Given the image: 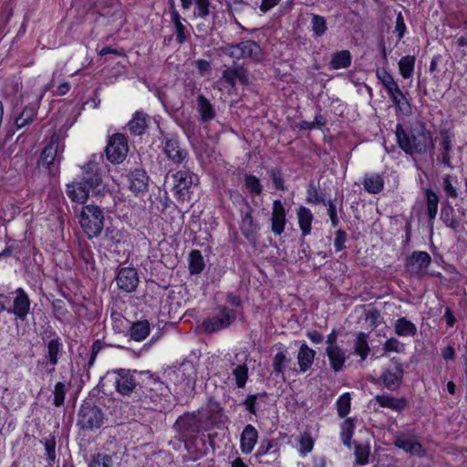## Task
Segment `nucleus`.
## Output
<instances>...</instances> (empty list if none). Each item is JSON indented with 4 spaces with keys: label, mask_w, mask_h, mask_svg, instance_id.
I'll list each match as a JSON object with an SVG mask.
<instances>
[{
    "label": "nucleus",
    "mask_w": 467,
    "mask_h": 467,
    "mask_svg": "<svg viewBox=\"0 0 467 467\" xmlns=\"http://www.w3.org/2000/svg\"><path fill=\"white\" fill-rule=\"evenodd\" d=\"M394 133L398 146L407 155H424L434 148L432 133L422 122L411 124L407 129L398 123Z\"/></svg>",
    "instance_id": "nucleus-1"
},
{
    "label": "nucleus",
    "mask_w": 467,
    "mask_h": 467,
    "mask_svg": "<svg viewBox=\"0 0 467 467\" xmlns=\"http://www.w3.org/2000/svg\"><path fill=\"white\" fill-rule=\"evenodd\" d=\"M75 213L78 214V223L88 238H93L100 234L104 226V212L94 204L85 205L80 209L75 208Z\"/></svg>",
    "instance_id": "nucleus-2"
},
{
    "label": "nucleus",
    "mask_w": 467,
    "mask_h": 467,
    "mask_svg": "<svg viewBox=\"0 0 467 467\" xmlns=\"http://www.w3.org/2000/svg\"><path fill=\"white\" fill-rule=\"evenodd\" d=\"M219 50L233 59L249 58L256 62L263 59V52L260 46L253 40L242 41L235 45L227 44L221 47Z\"/></svg>",
    "instance_id": "nucleus-3"
},
{
    "label": "nucleus",
    "mask_w": 467,
    "mask_h": 467,
    "mask_svg": "<svg viewBox=\"0 0 467 467\" xmlns=\"http://www.w3.org/2000/svg\"><path fill=\"white\" fill-rule=\"evenodd\" d=\"M104 420L105 416L100 408L85 403L78 410L77 425L83 431H94L102 426Z\"/></svg>",
    "instance_id": "nucleus-4"
},
{
    "label": "nucleus",
    "mask_w": 467,
    "mask_h": 467,
    "mask_svg": "<svg viewBox=\"0 0 467 467\" xmlns=\"http://www.w3.org/2000/svg\"><path fill=\"white\" fill-rule=\"evenodd\" d=\"M162 152L173 164L186 166L189 160L188 150L182 145L178 137L173 134H165L161 140Z\"/></svg>",
    "instance_id": "nucleus-5"
},
{
    "label": "nucleus",
    "mask_w": 467,
    "mask_h": 467,
    "mask_svg": "<svg viewBox=\"0 0 467 467\" xmlns=\"http://www.w3.org/2000/svg\"><path fill=\"white\" fill-rule=\"evenodd\" d=\"M205 431H211L214 427H220L223 424L227 417L224 415L223 408L216 400H210L206 406L198 410Z\"/></svg>",
    "instance_id": "nucleus-6"
},
{
    "label": "nucleus",
    "mask_w": 467,
    "mask_h": 467,
    "mask_svg": "<svg viewBox=\"0 0 467 467\" xmlns=\"http://www.w3.org/2000/svg\"><path fill=\"white\" fill-rule=\"evenodd\" d=\"M235 318V311L227 307H220L213 316L202 321V327L205 332L214 333L228 327Z\"/></svg>",
    "instance_id": "nucleus-7"
},
{
    "label": "nucleus",
    "mask_w": 467,
    "mask_h": 467,
    "mask_svg": "<svg viewBox=\"0 0 467 467\" xmlns=\"http://www.w3.org/2000/svg\"><path fill=\"white\" fill-rule=\"evenodd\" d=\"M111 373L114 375L115 389L121 395L130 394L137 384H140L135 378V375L140 376V372L137 370L118 368Z\"/></svg>",
    "instance_id": "nucleus-8"
},
{
    "label": "nucleus",
    "mask_w": 467,
    "mask_h": 467,
    "mask_svg": "<svg viewBox=\"0 0 467 467\" xmlns=\"http://www.w3.org/2000/svg\"><path fill=\"white\" fill-rule=\"evenodd\" d=\"M431 257L427 252L415 251L405 262V269L411 275L422 277L428 274Z\"/></svg>",
    "instance_id": "nucleus-9"
},
{
    "label": "nucleus",
    "mask_w": 467,
    "mask_h": 467,
    "mask_svg": "<svg viewBox=\"0 0 467 467\" xmlns=\"http://www.w3.org/2000/svg\"><path fill=\"white\" fill-rule=\"evenodd\" d=\"M175 424L186 438H196L199 433L206 431L198 412L186 413L181 416Z\"/></svg>",
    "instance_id": "nucleus-10"
},
{
    "label": "nucleus",
    "mask_w": 467,
    "mask_h": 467,
    "mask_svg": "<svg viewBox=\"0 0 467 467\" xmlns=\"http://www.w3.org/2000/svg\"><path fill=\"white\" fill-rule=\"evenodd\" d=\"M140 387L144 389L143 393L146 398H149L152 401H156L159 397L165 394L167 387L154 375L149 371H140Z\"/></svg>",
    "instance_id": "nucleus-11"
},
{
    "label": "nucleus",
    "mask_w": 467,
    "mask_h": 467,
    "mask_svg": "<svg viewBox=\"0 0 467 467\" xmlns=\"http://www.w3.org/2000/svg\"><path fill=\"white\" fill-rule=\"evenodd\" d=\"M127 139L123 134L113 135L106 148L108 160L112 163H120L128 154Z\"/></svg>",
    "instance_id": "nucleus-12"
},
{
    "label": "nucleus",
    "mask_w": 467,
    "mask_h": 467,
    "mask_svg": "<svg viewBox=\"0 0 467 467\" xmlns=\"http://www.w3.org/2000/svg\"><path fill=\"white\" fill-rule=\"evenodd\" d=\"M193 177L194 174L189 170H181L173 174V190L179 199L185 201L190 198L189 189L193 184Z\"/></svg>",
    "instance_id": "nucleus-13"
},
{
    "label": "nucleus",
    "mask_w": 467,
    "mask_h": 467,
    "mask_svg": "<svg viewBox=\"0 0 467 467\" xmlns=\"http://www.w3.org/2000/svg\"><path fill=\"white\" fill-rule=\"evenodd\" d=\"M14 294L16 296L11 307H7V312L13 314L16 319L24 321L30 310V300L23 288H17Z\"/></svg>",
    "instance_id": "nucleus-14"
},
{
    "label": "nucleus",
    "mask_w": 467,
    "mask_h": 467,
    "mask_svg": "<svg viewBox=\"0 0 467 467\" xmlns=\"http://www.w3.org/2000/svg\"><path fill=\"white\" fill-rule=\"evenodd\" d=\"M276 348L277 352L273 357L272 374L275 379L285 382V373L291 363V358H288V351L285 347L279 345Z\"/></svg>",
    "instance_id": "nucleus-15"
},
{
    "label": "nucleus",
    "mask_w": 467,
    "mask_h": 467,
    "mask_svg": "<svg viewBox=\"0 0 467 467\" xmlns=\"http://www.w3.org/2000/svg\"><path fill=\"white\" fill-rule=\"evenodd\" d=\"M222 78L231 87H234L237 83L241 85H247L249 83L247 70L244 66L236 63L227 67L223 71Z\"/></svg>",
    "instance_id": "nucleus-16"
},
{
    "label": "nucleus",
    "mask_w": 467,
    "mask_h": 467,
    "mask_svg": "<svg viewBox=\"0 0 467 467\" xmlns=\"http://www.w3.org/2000/svg\"><path fill=\"white\" fill-rule=\"evenodd\" d=\"M116 282L119 289L127 293L134 291L139 284L136 269L130 267L120 269L118 273Z\"/></svg>",
    "instance_id": "nucleus-17"
},
{
    "label": "nucleus",
    "mask_w": 467,
    "mask_h": 467,
    "mask_svg": "<svg viewBox=\"0 0 467 467\" xmlns=\"http://www.w3.org/2000/svg\"><path fill=\"white\" fill-rule=\"evenodd\" d=\"M286 223L285 210L279 200L273 202V211L271 214V230L275 235H280L284 233Z\"/></svg>",
    "instance_id": "nucleus-18"
},
{
    "label": "nucleus",
    "mask_w": 467,
    "mask_h": 467,
    "mask_svg": "<svg viewBox=\"0 0 467 467\" xmlns=\"http://www.w3.org/2000/svg\"><path fill=\"white\" fill-rule=\"evenodd\" d=\"M240 229L244 236L250 242H254L258 224L252 217V208L246 203L245 210L242 211V221Z\"/></svg>",
    "instance_id": "nucleus-19"
},
{
    "label": "nucleus",
    "mask_w": 467,
    "mask_h": 467,
    "mask_svg": "<svg viewBox=\"0 0 467 467\" xmlns=\"http://www.w3.org/2000/svg\"><path fill=\"white\" fill-rule=\"evenodd\" d=\"M404 374L403 367L397 363L393 369H385L380 379L383 385L389 390H396L400 388Z\"/></svg>",
    "instance_id": "nucleus-20"
},
{
    "label": "nucleus",
    "mask_w": 467,
    "mask_h": 467,
    "mask_svg": "<svg viewBox=\"0 0 467 467\" xmlns=\"http://www.w3.org/2000/svg\"><path fill=\"white\" fill-rule=\"evenodd\" d=\"M150 117L143 111H136L132 119L127 124V129L131 135H142L149 126Z\"/></svg>",
    "instance_id": "nucleus-21"
},
{
    "label": "nucleus",
    "mask_w": 467,
    "mask_h": 467,
    "mask_svg": "<svg viewBox=\"0 0 467 467\" xmlns=\"http://www.w3.org/2000/svg\"><path fill=\"white\" fill-rule=\"evenodd\" d=\"M258 440V432L256 429L247 424L241 433L240 448L244 454H249L254 450Z\"/></svg>",
    "instance_id": "nucleus-22"
},
{
    "label": "nucleus",
    "mask_w": 467,
    "mask_h": 467,
    "mask_svg": "<svg viewBox=\"0 0 467 467\" xmlns=\"http://www.w3.org/2000/svg\"><path fill=\"white\" fill-rule=\"evenodd\" d=\"M66 192L72 202L83 204L88 198L89 188L82 182H73L67 184Z\"/></svg>",
    "instance_id": "nucleus-23"
},
{
    "label": "nucleus",
    "mask_w": 467,
    "mask_h": 467,
    "mask_svg": "<svg viewBox=\"0 0 467 467\" xmlns=\"http://www.w3.org/2000/svg\"><path fill=\"white\" fill-rule=\"evenodd\" d=\"M326 353L331 369L335 372L342 370L347 359L345 350L339 346L327 347Z\"/></svg>",
    "instance_id": "nucleus-24"
},
{
    "label": "nucleus",
    "mask_w": 467,
    "mask_h": 467,
    "mask_svg": "<svg viewBox=\"0 0 467 467\" xmlns=\"http://www.w3.org/2000/svg\"><path fill=\"white\" fill-rule=\"evenodd\" d=\"M82 182L89 189L97 188L101 183L99 166L95 161H89L83 167Z\"/></svg>",
    "instance_id": "nucleus-25"
},
{
    "label": "nucleus",
    "mask_w": 467,
    "mask_h": 467,
    "mask_svg": "<svg viewBox=\"0 0 467 467\" xmlns=\"http://www.w3.org/2000/svg\"><path fill=\"white\" fill-rule=\"evenodd\" d=\"M452 140L448 133H441V140L440 141V160L444 166L453 168L451 164Z\"/></svg>",
    "instance_id": "nucleus-26"
},
{
    "label": "nucleus",
    "mask_w": 467,
    "mask_h": 467,
    "mask_svg": "<svg viewBox=\"0 0 467 467\" xmlns=\"http://www.w3.org/2000/svg\"><path fill=\"white\" fill-rule=\"evenodd\" d=\"M299 228L302 232L303 236H306L311 233L312 230V222L314 220V215L310 209L300 206L296 212Z\"/></svg>",
    "instance_id": "nucleus-27"
},
{
    "label": "nucleus",
    "mask_w": 467,
    "mask_h": 467,
    "mask_svg": "<svg viewBox=\"0 0 467 467\" xmlns=\"http://www.w3.org/2000/svg\"><path fill=\"white\" fill-rule=\"evenodd\" d=\"M196 102L202 121L208 122L215 117L213 105L202 94L198 95Z\"/></svg>",
    "instance_id": "nucleus-28"
},
{
    "label": "nucleus",
    "mask_w": 467,
    "mask_h": 467,
    "mask_svg": "<svg viewBox=\"0 0 467 467\" xmlns=\"http://www.w3.org/2000/svg\"><path fill=\"white\" fill-rule=\"evenodd\" d=\"M375 400L380 407L389 408L395 411H401L407 406V400L404 398L396 399L389 395H377Z\"/></svg>",
    "instance_id": "nucleus-29"
},
{
    "label": "nucleus",
    "mask_w": 467,
    "mask_h": 467,
    "mask_svg": "<svg viewBox=\"0 0 467 467\" xmlns=\"http://www.w3.org/2000/svg\"><path fill=\"white\" fill-rule=\"evenodd\" d=\"M315 356V350L310 348L306 344L301 345L297 355V361L301 372H306L311 368Z\"/></svg>",
    "instance_id": "nucleus-30"
},
{
    "label": "nucleus",
    "mask_w": 467,
    "mask_h": 467,
    "mask_svg": "<svg viewBox=\"0 0 467 467\" xmlns=\"http://www.w3.org/2000/svg\"><path fill=\"white\" fill-rule=\"evenodd\" d=\"M229 362L231 364V367L233 368L232 374L234 377L237 388H244L246 381L248 379V367L246 363L243 362L241 364H237L235 360L232 358H230Z\"/></svg>",
    "instance_id": "nucleus-31"
},
{
    "label": "nucleus",
    "mask_w": 467,
    "mask_h": 467,
    "mask_svg": "<svg viewBox=\"0 0 467 467\" xmlns=\"http://www.w3.org/2000/svg\"><path fill=\"white\" fill-rule=\"evenodd\" d=\"M62 350V343L59 338H53L47 343V360L38 361L39 365L56 366L58 362L59 355Z\"/></svg>",
    "instance_id": "nucleus-32"
},
{
    "label": "nucleus",
    "mask_w": 467,
    "mask_h": 467,
    "mask_svg": "<svg viewBox=\"0 0 467 467\" xmlns=\"http://www.w3.org/2000/svg\"><path fill=\"white\" fill-rule=\"evenodd\" d=\"M171 19L175 27L176 31V41L179 44H183L187 36L185 35V26L182 21H185L175 9L174 4L172 3L170 8Z\"/></svg>",
    "instance_id": "nucleus-33"
},
{
    "label": "nucleus",
    "mask_w": 467,
    "mask_h": 467,
    "mask_svg": "<svg viewBox=\"0 0 467 467\" xmlns=\"http://www.w3.org/2000/svg\"><path fill=\"white\" fill-rule=\"evenodd\" d=\"M36 110L37 104L26 106L21 113L15 119L16 129L20 130L30 124L36 116Z\"/></svg>",
    "instance_id": "nucleus-34"
},
{
    "label": "nucleus",
    "mask_w": 467,
    "mask_h": 467,
    "mask_svg": "<svg viewBox=\"0 0 467 467\" xmlns=\"http://www.w3.org/2000/svg\"><path fill=\"white\" fill-rule=\"evenodd\" d=\"M389 98L399 110L404 115L411 114V108L408 99L405 97L399 85L393 89V93H388Z\"/></svg>",
    "instance_id": "nucleus-35"
},
{
    "label": "nucleus",
    "mask_w": 467,
    "mask_h": 467,
    "mask_svg": "<svg viewBox=\"0 0 467 467\" xmlns=\"http://www.w3.org/2000/svg\"><path fill=\"white\" fill-rule=\"evenodd\" d=\"M363 186L369 193H379L383 190L384 180L378 173L366 174L363 180Z\"/></svg>",
    "instance_id": "nucleus-36"
},
{
    "label": "nucleus",
    "mask_w": 467,
    "mask_h": 467,
    "mask_svg": "<svg viewBox=\"0 0 467 467\" xmlns=\"http://www.w3.org/2000/svg\"><path fill=\"white\" fill-rule=\"evenodd\" d=\"M352 56L348 50H341L332 55L329 67L331 69L347 68L350 66Z\"/></svg>",
    "instance_id": "nucleus-37"
},
{
    "label": "nucleus",
    "mask_w": 467,
    "mask_h": 467,
    "mask_svg": "<svg viewBox=\"0 0 467 467\" xmlns=\"http://www.w3.org/2000/svg\"><path fill=\"white\" fill-rule=\"evenodd\" d=\"M130 188L134 192H141L147 190L148 176L145 171L136 170L130 175Z\"/></svg>",
    "instance_id": "nucleus-38"
},
{
    "label": "nucleus",
    "mask_w": 467,
    "mask_h": 467,
    "mask_svg": "<svg viewBox=\"0 0 467 467\" xmlns=\"http://www.w3.org/2000/svg\"><path fill=\"white\" fill-rule=\"evenodd\" d=\"M150 333V323L147 320H140L133 323L130 329V336L135 341L144 340Z\"/></svg>",
    "instance_id": "nucleus-39"
},
{
    "label": "nucleus",
    "mask_w": 467,
    "mask_h": 467,
    "mask_svg": "<svg viewBox=\"0 0 467 467\" xmlns=\"http://www.w3.org/2000/svg\"><path fill=\"white\" fill-rule=\"evenodd\" d=\"M394 329L400 337H412L417 333L416 326L405 317H400L395 321Z\"/></svg>",
    "instance_id": "nucleus-40"
},
{
    "label": "nucleus",
    "mask_w": 467,
    "mask_h": 467,
    "mask_svg": "<svg viewBox=\"0 0 467 467\" xmlns=\"http://www.w3.org/2000/svg\"><path fill=\"white\" fill-rule=\"evenodd\" d=\"M354 352L360 357L363 361L370 352L368 343V335L364 332H358L354 340Z\"/></svg>",
    "instance_id": "nucleus-41"
},
{
    "label": "nucleus",
    "mask_w": 467,
    "mask_h": 467,
    "mask_svg": "<svg viewBox=\"0 0 467 467\" xmlns=\"http://www.w3.org/2000/svg\"><path fill=\"white\" fill-rule=\"evenodd\" d=\"M57 158V142L51 141L42 151L39 164L49 168Z\"/></svg>",
    "instance_id": "nucleus-42"
},
{
    "label": "nucleus",
    "mask_w": 467,
    "mask_h": 467,
    "mask_svg": "<svg viewBox=\"0 0 467 467\" xmlns=\"http://www.w3.org/2000/svg\"><path fill=\"white\" fill-rule=\"evenodd\" d=\"M415 61L416 59L414 56H405L400 59L398 67L403 78H409L412 76Z\"/></svg>",
    "instance_id": "nucleus-43"
},
{
    "label": "nucleus",
    "mask_w": 467,
    "mask_h": 467,
    "mask_svg": "<svg viewBox=\"0 0 467 467\" xmlns=\"http://www.w3.org/2000/svg\"><path fill=\"white\" fill-rule=\"evenodd\" d=\"M204 268L203 257L199 250H192L189 255V270L192 275L200 274Z\"/></svg>",
    "instance_id": "nucleus-44"
},
{
    "label": "nucleus",
    "mask_w": 467,
    "mask_h": 467,
    "mask_svg": "<svg viewBox=\"0 0 467 467\" xmlns=\"http://www.w3.org/2000/svg\"><path fill=\"white\" fill-rule=\"evenodd\" d=\"M376 76L387 92L393 93V89L398 86V83L395 81L393 77L385 68L378 69L376 71Z\"/></svg>",
    "instance_id": "nucleus-45"
},
{
    "label": "nucleus",
    "mask_w": 467,
    "mask_h": 467,
    "mask_svg": "<svg viewBox=\"0 0 467 467\" xmlns=\"http://www.w3.org/2000/svg\"><path fill=\"white\" fill-rule=\"evenodd\" d=\"M425 194L427 198V213L429 218L433 220L438 213L439 197L431 189L426 190Z\"/></svg>",
    "instance_id": "nucleus-46"
},
{
    "label": "nucleus",
    "mask_w": 467,
    "mask_h": 467,
    "mask_svg": "<svg viewBox=\"0 0 467 467\" xmlns=\"http://www.w3.org/2000/svg\"><path fill=\"white\" fill-rule=\"evenodd\" d=\"M311 27L315 36H321L327 30V20L319 15L312 14Z\"/></svg>",
    "instance_id": "nucleus-47"
},
{
    "label": "nucleus",
    "mask_w": 467,
    "mask_h": 467,
    "mask_svg": "<svg viewBox=\"0 0 467 467\" xmlns=\"http://www.w3.org/2000/svg\"><path fill=\"white\" fill-rule=\"evenodd\" d=\"M354 424L351 419H346L341 423L340 437L345 446L350 448V440L353 435Z\"/></svg>",
    "instance_id": "nucleus-48"
},
{
    "label": "nucleus",
    "mask_w": 467,
    "mask_h": 467,
    "mask_svg": "<svg viewBox=\"0 0 467 467\" xmlns=\"http://www.w3.org/2000/svg\"><path fill=\"white\" fill-rule=\"evenodd\" d=\"M350 394L346 392L337 400V414L340 418H345L350 411Z\"/></svg>",
    "instance_id": "nucleus-49"
},
{
    "label": "nucleus",
    "mask_w": 467,
    "mask_h": 467,
    "mask_svg": "<svg viewBox=\"0 0 467 467\" xmlns=\"http://www.w3.org/2000/svg\"><path fill=\"white\" fill-rule=\"evenodd\" d=\"M306 201L310 204L323 203L326 205L327 203L323 194L318 192L317 189L313 183H310L307 187Z\"/></svg>",
    "instance_id": "nucleus-50"
},
{
    "label": "nucleus",
    "mask_w": 467,
    "mask_h": 467,
    "mask_svg": "<svg viewBox=\"0 0 467 467\" xmlns=\"http://www.w3.org/2000/svg\"><path fill=\"white\" fill-rule=\"evenodd\" d=\"M126 233L115 227H108L105 231V238L112 244H119L126 239Z\"/></svg>",
    "instance_id": "nucleus-51"
},
{
    "label": "nucleus",
    "mask_w": 467,
    "mask_h": 467,
    "mask_svg": "<svg viewBox=\"0 0 467 467\" xmlns=\"http://www.w3.org/2000/svg\"><path fill=\"white\" fill-rule=\"evenodd\" d=\"M195 12L194 15L202 19H206L211 14V1L210 0H194Z\"/></svg>",
    "instance_id": "nucleus-52"
},
{
    "label": "nucleus",
    "mask_w": 467,
    "mask_h": 467,
    "mask_svg": "<svg viewBox=\"0 0 467 467\" xmlns=\"http://www.w3.org/2000/svg\"><path fill=\"white\" fill-rule=\"evenodd\" d=\"M370 450L368 446L358 444L355 447L356 462L358 465H365L368 462Z\"/></svg>",
    "instance_id": "nucleus-53"
},
{
    "label": "nucleus",
    "mask_w": 467,
    "mask_h": 467,
    "mask_svg": "<svg viewBox=\"0 0 467 467\" xmlns=\"http://www.w3.org/2000/svg\"><path fill=\"white\" fill-rule=\"evenodd\" d=\"M56 439L55 436L49 435L44 441V446L46 451L47 459L50 462H54L57 457L56 454Z\"/></svg>",
    "instance_id": "nucleus-54"
},
{
    "label": "nucleus",
    "mask_w": 467,
    "mask_h": 467,
    "mask_svg": "<svg viewBox=\"0 0 467 467\" xmlns=\"http://www.w3.org/2000/svg\"><path fill=\"white\" fill-rule=\"evenodd\" d=\"M112 457L108 454L99 453L93 457L88 467H111Z\"/></svg>",
    "instance_id": "nucleus-55"
},
{
    "label": "nucleus",
    "mask_w": 467,
    "mask_h": 467,
    "mask_svg": "<svg viewBox=\"0 0 467 467\" xmlns=\"http://www.w3.org/2000/svg\"><path fill=\"white\" fill-rule=\"evenodd\" d=\"M66 385L62 382H57L55 385V389L53 390L54 400L53 403L56 407H60L63 405L66 396Z\"/></svg>",
    "instance_id": "nucleus-56"
},
{
    "label": "nucleus",
    "mask_w": 467,
    "mask_h": 467,
    "mask_svg": "<svg viewBox=\"0 0 467 467\" xmlns=\"http://www.w3.org/2000/svg\"><path fill=\"white\" fill-rule=\"evenodd\" d=\"M300 449L299 451L301 454L306 455L310 452L314 447V441L309 432H304L299 440Z\"/></svg>",
    "instance_id": "nucleus-57"
},
{
    "label": "nucleus",
    "mask_w": 467,
    "mask_h": 467,
    "mask_svg": "<svg viewBox=\"0 0 467 467\" xmlns=\"http://www.w3.org/2000/svg\"><path fill=\"white\" fill-rule=\"evenodd\" d=\"M244 184L251 193L258 195L262 192L263 187L258 178L254 175H247L244 179Z\"/></svg>",
    "instance_id": "nucleus-58"
},
{
    "label": "nucleus",
    "mask_w": 467,
    "mask_h": 467,
    "mask_svg": "<svg viewBox=\"0 0 467 467\" xmlns=\"http://www.w3.org/2000/svg\"><path fill=\"white\" fill-rule=\"evenodd\" d=\"M383 349L385 352L400 353L403 351V344H401L397 338L390 337L384 343Z\"/></svg>",
    "instance_id": "nucleus-59"
},
{
    "label": "nucleus",
    "mask_w": 467,
    "mask_h": 467,
    "mask_svg": "<svg viewBox=\"0 0 467 467\" xmlns=\"http://www.w3.org/2000/svg\"><path fill=\"white\" fill-rule=\"evenodd\" d=\"M443 189L447 197L456 199L458 197V191L451 183V176L445 175L442 178Z\"/></svg>",
    "instance_id": "nucleus-60"
},
{
    "label": "nucleus",
    "mask_w": 467,
    "mask_h": 467,
    "mask_svg": "<svg viewBox=\"0 0 467 467\" xmlns=\"http://www.w3.org/2000/svg\"><path fill=\"white\" fill-rule=\"evenodd\" d=\"M413 442H414V441L412 439L407 437L405 434H400L396 437V439L394 441V445L400 449L404 450L406 452H408Z\"/></svg>",
    "instance_id": "nucleus-61"
},
{
    "label": "nucleus",
    "mask_w": 467,
    "mask_h": 467,
    "mask_svg": "<svg viewBox=\"0 0 467 467\" xmlns=\"http://www.w3.org/2000/svg\"><path fill=\"white\" fill-rule=\"evenodd\" d=\"M277 445L275 440H264L261 441L260 446L256 451V456H263L267 454L270 450Z\"/></svg>",
    "instance_id": "nucleus-62"
},
{
    "label": "nucleus",
    "mask_w": 467,
    "mask_h": 467,
    "mask_svg": "<svg viewBox=\"0 0 467 467\" xmlns=\"http://www.w3.org/2000/svg\"><path fill=\"white\" fill-rule=\"evenodd\" d=\"M347 241V234L343 230H337L334 239V245L336 250L341 251L346 248L345 243Z\"/></svg>",
    "instance_id": "nucleus-63"
},
{
    "label": "nucleus",
    "mask_w": 467,
    "mask_h": 467,
    "mask_svg": "<svg viewBox=\"0 0 467 467\" xmlns=\"http://www.w3.org/2000/svg\"><path fill=\"white\" fill-rule=\"evenodd\" d=\"M395 31L398 33L399 40H400L405 35L406 25L401 12H399L397 15L395 22Z\"/></svg>",
    "instance_id": "nucleus-64"
}]
</instances>
